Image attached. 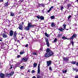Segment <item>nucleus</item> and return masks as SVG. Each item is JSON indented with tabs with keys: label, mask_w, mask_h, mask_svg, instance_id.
Segmentation results:
<instances>
[{
	"label": "nucleus",
	"mask_w": 78,
	"mask_h": 78,
	"mask_svg": "<svg viewBox=\"0 0 78 78\" xmlns=\"http://www.w3.org/2000/svg\"><path fill=\"white\" fill-rule=\"evenodd\" d=\"M36 17L38 19H40L41 20H44V17L43 16H40L38 15L36 16Z\"/></svg>",
	"instance_id": "1"
},
{
	"label": "nucleus",
	"mask_w": 78,
	"mask_h": 78,
	"mask_svg": "<svg viewBox=\"0 0 78 78\" xmlns=\"http://www.w3.org/2000/svg\"><path fill=\"white\" fill-rule=\"evenodd\" d=\"M37 66V64L36 63V62H34V67H36Z\"/></svg>",
	"instance_id": "20"
},
{
	"label": "nucleus",
	"mask_w": 78,
	"mask_h": 78,
	"mask_svg": "<svg viewBox=\"0 0 78 78\" xmlns=\"http://www.w3.org/2000/svg\"><path fill=\"white\" fill-rule=\"evenodd\" d=\"M23 66H21L20 67V69H23Z\"/></svg>",
	"instance_id": "42"
},
{
	"label": "nucleus",
	"mask_w": 78,
	"mask_h": 78,
	"mask_svg": "<svg viewBox=\"0 0 78 78\" xmlns=\"http://www.w3.org/2000/svg\"><path fill=\"white\" fill-rule=\"evenodd\" d=\"M22 39H23V38H24V37H22Z\"/></svg>",
	"instance_id": "63"
},
{
	"label": "nucleus",
	"mask_w": 78,
	"mask_h": 78,
	"mask_svg": "<svg viewBox=\"0 0 78 78\" xmlns=\"http://www.w3.org/2000/svg\"><path fill=\"white\" fill-rule=\"evenodd\" d=\"M23 23H23V22H22V25H23Z\"/></svg>",
	"instance_id": "59"
},
{
	"label": "nucleus",
	"mask_w": 78,
	"mask_h": 78,
	"mask_svg": "<svg viewBox=\"0 0 78 78\" xmlns=\"http://www.w3.org/2000/svg\"><path fill=\"white\" fill-rule=\"evenodd\" d=\"M75 78H78V76H76Z\"/></svg>",
	"instance_id": "55"
},
{
	"label": "nucleus",
	"mask_w": 78,
	"mask_h": 78,
	"mask_svg": "<svg viewBox=\"0 0 78 78\" xmlns=\"http://www.w3.org/2000/svg\"><path fill=\"white\" fill-rule=\"evenodd\" d=\"M45 39L46 41V45H47V47H50V44H49V41H48V39L46 37L45 38Z\"/></svg>",
	"instance_id": "3"
},
{
	"label": "nucleus",
	"mask_w": 78,
	"mask_h": 78,
	"mask_svg": "<svg viewBox=\"0 0 78 78\" xmlns=\"http://www.w3.org/2000/svg\"><path fill=\"white\" fill-rule=\"evenodd\" d=\"M76 68H73V70H74V71H75V70H76Z\"/></svg>",
	"instance_id": "45"
},
{
	"label": "nucleus",
	"mask_w": 78,
	"mask_h": 78,
	"mask_svg": "<svg viewBox=\"0 0 78 78\" xmlns=\"http://www.w3.org/2000/svg\"><path fill=\"white\" fill-rule=\"evenodd\" d=\"M63 9H64V7H63V6H61V7L60 10H61V11H62V10H63Z\"/></svg>",
	"instance_id": "29"
},
{
	"label": "nucleus",
	"mask_w": 78,
	"mask_h": 78,
	"mask_svg": "<svg viewBox=\"0 0 78 78\" xmlns=\"http://www.w3.org/2000/svg\"><path fill=\"white\" fill-rule=\"evenodd\" d=\"M49 56H53L54 55V53L52 52V51H51L49 53Z\"/></svg>",
	"instance_id": "12"
},
{
	"label": "nucleus",
	"mask_w": 78,
	"mask_h": 78,
	"mask_svg": "<svg viewBox=\"0 0 78 78\" xmlns=\"http://www.w3.org/2000/svg\"><path fill=\"white\" fill-rule=\"evenodd\" d=\"M76 2H77V3H78V0H76Z\"/></svg>",
	"instance_id": "58"
},
{
	"label": "nucleus",
	"mask_w": 78,
	"mask_h": 78,
	"mask_svg": "<svg viewBox=\"0 0 78 78\" xmlns=\"http://www.w3.org/2000/svg\"><path fill=\"white\" fill-rule=\"evenodd\" d=\"M51 60H50L49 61H48L47 62V66L48 67V66H50L51 64Z\"/></svg>",
	"instance_id": "8"
},
{
	"label": "nucleus",
	"mask_w": 78,
	"mask_h": 78,
	"mask_svg": "<svg viewBox=\"0 0 78 78\" xmlns=\"http://www.w3.org/2000/svg\"><path fill=\"white\" fill-rule=\"evenodd\" d=\"M8 5H9L8 2H7V3H5V6H8Z\"/></svg>",
	"instance_id": "23"
},
{
	"label": "nucleus",
	"mask_w": 78,
	"mask_h": 78,
	"mask_svg": "<svg viewBox=\"0 0 78 78\" xmlns=\"http://www.w3.org/2000/svg\"><path fill=\"white\" fill-rule=\"evenodd\" d=\"M62 39H64V40H65L67 39V37H66L64 36H63L62 37Z\"/></svg>",
	"instance_id": "28"
},
{
	"label": "nucleus",
	"mask_w": 78,
	"mask_h": 78,
	"mask_svg": "<svg viewBox=\"0 0 78 78\" xmlns=\"http://www.w3.org/2000/svg\"><path fill=\"white\" fill-rule=\"evenodd\" d=\"M72 64H76V62L75 61H72L71 62Z\"/></svg>",
	"instance_id": "30"
},
{
	"label": "nucleus",
	"mask_w": 78,
	"mask_h": 78,
	"mask_svg": "<svg viewBox=\"0 0 78 78\" xmlns=\"http://www.w3.org/2000/svg\"><path fill=\"white\" fill-rule=\"evenodd\" d=\"M27 72H28V73L30 72V70H28Z\"/></svg>",
	"instance_id": "60"
},
{
	"label": "nucleus",
	"mask_w": 78,
	"mask_h": 78,
	"mask_svg": "<svg viewBox=\"0 0 78 78\" xmlns=\"http://www.w3.org/2000/svg\"><path fill=\"white\" fill-rule=\"evenodd\" d=\"M51 51L50 50V49L49 48L47 49L46 50V52L47 53H50Z\"/></svg>",
	"instance_id": "16"
},
{
	"label": "nucleus",
	"mask_w": 78,
	"mask_h": 78,
	"mask_svg": "<svg viewBox=\"0 0 78 78\" xmlns=\"http://www.w3.org/2000/svg\"><path fill=\"white\" fill-rule=\"evenodd\" d=\"M18 28L19 29V30H23V26L22 25H20Z\"/></svg>",
	"instance_id": "13"
},
{
	"label": "nucleus",
	"mask_w": 78,
	"mask_h": 78,
	"mask_svg": "<svg viewBox=\"0 0 78 78\" xmlns=\"http://www.w3.org/2000/svg\"><path fill=\"white\" fill-rule=\"evenodd\" d=\"M74 25H75V26H76V24H75Z\"/></svg>",
	"instance_id": "64"
},
{
	"label": "nucleus",
	"mask_w": 78,
	"mask_h": 78,
	"mask_svg": "<svg viewBox=\"0 0 78 78\" xmlns=\"http://www.w3.org/2000/svg\"><path fill=\"white\" fill-rule=\"evenodd\" d=\"M55 16H51V19H54V18H55Z\"/></svg>",
	"instance_id": "26"
},
{
	"label": "nucleus",
	"mask_w": 78,
	"mask_h": 78,
	"mask_svg": "<svg viewBox=\"0 0 78 78\" xmlns=\"http://www.w3.org/2000/svg\"><path fill=\"white\" fill-rule=\"evenodd\" d=\"M33 54L34 55H37V52H33Z\"/></svg>",
	"instance_id": "32"
},
{
	"label": "nucleus",
	"mask_w": 78,
	"mask_h": 78,
	"mask_svg": "<svg viewBox=\"0 0 78 78\" xmlns=\"http://www.w3.org/2000/svg\"><path fill=\"white\" fill-rule=\"evenodd\" d=\"M0 76H1V78H4L5 76V74L0 73Z\"/></svg>",
	"instance_id": "10"
},
{
	"label": "nucleus",
	"mask_w": 78,
	"mask_h": 78,
	"mask_svg": "<svg viewBox=\"0 0 78 78\" xmlns=\"http://www.w3.org/2000/svg\"><path fill=\"white\" fill-rule=\"evenodd\" d=\"M16 35H17V33H16V31H15L13 34L14 37H16Z\"/></svg>",
	"instance_id": "19"
},
{
	"label": "nucleus",
	"mask_w": 78,
	"mask_h": 78,
	"mask_svg": "<svg viewBox=\"0 0 78 78\" xmlns=\"http://www.w3.org/2000/svg\"><path fill=\"white\" fill-rule=\"evenodd\" d=\"M72 6V5L70 4H68L67 5V6H68V8H69V7L70 6Z\"/></svg>",
	"instance_id": "34"
},
{
	"label": "nucleus",
	"mask_w": 78,
	"mask_h": 78,
	"mask_svg": "<svg viewBox=\"0 0 78 78\" xmlns=\"http://www.w3.org/2000/svg\"><path fill=\"white\" fill-rule=\"evenodd\" d=\"M28 58H24L22 59L21 60L23 62H27L28 61Z\"/></svg>",
	"instance_id": "7"
},
{
	"label": "nucleus",
	"mask_w": 78,
	"mask_h": 78,
	"mask_svg": "<svg viewBox=\"0 0 78 78\" xmlns=\"http://www.w3.org/2000/svg\"><path fill=\"white\" fill-rule=\"evenodd\" d=\"M76 36H77V35L75 34H73V36H72V37H73H73H74V38L76 37Z\"/></svg>",
	"instance_id": "22"
},
{
	"label": "nucleus",
	"mask_w": 78,
	"mask_h": 78,
	"mask_svg": "<svg viewBox=\"0 0 78 78\" xmlns=\"http://www.w3.org/2000/svg\"><path fill=\"white\" fill-rule=\"evenodd\" d=\"M49 70L50 71H51V70H52V69H51V66H50L49 68Z\"/></svg>",
	"instance_id": "38"
},
{
	"label": "nucleus",
	"mask_w": 78,
	"mask_h": 78,
	"mask_svg": "<svg viewBox=\"0 0 78 78\" xmlns=\"http://www.w3.org/2000/svg\"><path fill=\"white\" fill-rule=\"evenodd\" d=\"M10 69H12V66H11V65H10Z\"/></svg>",
	"instance_id": "49"
},
{
	"label": "nucleus",
	"mask_w": 78,
	"mask_h": 78,
	"mask_svg": "<svg viewBox=\"0 0 78 78\" xmlns=\"http://www.w3.org/2000/svg\"><path fill=\"white\" fill-rule=\"evenodd\" d=\"M62 58L63 59V64H64V61H69V59L67 57L65 58L64 57H63Z\"/></svg>",
	"instance_id": "5"
},
{
	"label": "nucleus",
	"mask_w": 78,
	"mask_h": 78,
	"mask_svg": "<svg viewBox=\"0 0 78 78\" xmlns=\"http://www.w3.org/2000/svg\"><path fill=\"white\" fill-rule=\"evenodd\" d=\"M42 6H43V7H44L45 5H44V4H42Z\"/></svg>",
	"instance_id": "52"
},
{
	"label": "nucleus",
	"mask_w": 78,
	"mask_h": 78,
	"mask_svg": "<svg viewBox=\"0 0 78 78\" xmlns=\"http://www.w3.org/2000/svg\"><path fill=\"white\" fill-rule=\"evenodd\" d=\"M30 28L27 26L24 28V30H26V31H28V30H30Z\"/></svg>",
	"instance_id": "15"
},
{
	"label": "nucleus",
	"mask_w": 78,
	"mask_h": 78,
	"mask_svg": "<svg viewBox=\"0 0 78 78\" xmlns=\"http://www.w3.org/2000/svg\"><path fill=\"white\" fill-rule=\"evenodd\" d=\"M76 72H78V69H76Z\"/></svg>",
	"instance_id": "61"
},
{
	"label": "nucleus",
	"mask_w": 78,
	"mask_h": 78,
	"mask_svg": "<svg viewBox=\"0 0 78 78\" xmlns=\"http://www.w3.org/2000/svg\"><path fill=\"white\" fill-rule=\"evenodd\" d=\"M53 6H51L50 9H53Z\"/></svg>",
	"instance_id": "50"
},
{
	"label": "nucleus",
	"mask_w": 78,
	"mask_h": 78,
	"mask_svg": "<svg viewBox=\"0 0 78 78\" xmlns=\"http://www.w3.org/2000/svg\"><path fill=\"white\" fill-rule=\"evenodd\" d=\"M55 23H52V24H51V26L52 27H55V25H54Z\"/></svg>",
	"instance_id": "24"
},
{
	"label": "nucleus",
	"mask_w": 78,
	"mask_h": 78,
	"mask_svg": "<svg viewBox=\"0 0 78 78\" xmlns=\"http://www.w3.org/2000/svg\"><path fill=\"white\" fill-rule=\"evenodd\" d=\"M62 36V34H59L58 35V37H61V36Z\"/></svg>",
	"instance_id": "25"
},
{
	"label": "nucleus",
	"mask_w": 78,
	"mask_h": 78,
	"mask_svg": "<svg viewBox=\"0 0 78 78\" xmlns=\"http://www.w3.org/2000/svg\"><path fill=\"white\" fill-rule=\"evenodd\" d=\"M58 30L59 31H62L63 30H64V29H63L61 27L60 28H58Z\"/></svg>",
	"instance_id": "17"
},
{
	"label": "nucleus",
	"mask_w": 78,
	"mask_h": 78,
	"mask_svg": "<svg viewBox=\"0 0 78 78\" xmlns=\"http://www.w3.org/2000/svg\"><path fill=\"white\" fill-rule=\"evenodd\" d=\"M20 55H22L24 53V52L23 51L20 52Z\"/></svg>",
	"instance_id": "36"
},
{
	"label": "nucleus",
	"mask_w": 78,
	"mask_h": 78,
	"mask_svg": "<svg viewBox=\"0 0 78 78\" xmlns=\"http://www.w3.org/2000/svg\"><path fill=\"white\" fill-rule=\"evenodd\" d=\"M51 10V9H50L49 10H48V11H47V12H50V11Z\"/></svg>",
	"instance_id": "41"
},
{
	"label": "nucleus",
	"mask_w": 78,
	"mask_h": 78,
	"mask_svg": "<svg viewBox=\"0 0 78 78\" xmlns=\"http://www.w3.org/2000/svg\"><path fill=\"white\" fill-rule=\"evenodd\" d=\"M25 47H28V44H26L25 46Z\"/></svg>",
	"instance_id": "43"
},
{
	"label": "nucleus",
	"mask_w": 78,
	"mask_h": 78,
	"mask_svg": "<svg viewBox=\"0 0 78 78\" xmlns=\"http://www.w3.org/2000/svg\"><path fill=\"white\" fill-rule=\"evenodd\" d=\"M2 67H2V66L0 65V68L1 69H2Z\"/></svg>",
	"instance_id": "48"
},
{
	"label": "nucleus",
	"mask_w": 78,
	"mask_h": 78,
	"mask_svg": "<svg viewBox=\"0 0 78 78\" xmlns=\"http://www.w3.org/2000/svg\"><path fill=\"white\" fill-rule=\"evenodd\" d=\"M27 26L29 27L30 28H33L34 27V25H32V24L30 23H29L28 24Z\"/></svg>",
	"instance_id": "4"
},
{
	"label": "nucleus",
	"mask_w": 78,
	"mask_h": 78,
	"mask_svg": "<svg viewBox=\"0 0 78 78\" xmlns=\"http://www.w3.org/2000/svg\"><path fill=\"white\" fill-rule=\"evenodd\" d=\"M45 36H46V37H48L49 36H50V35H49L47 33V32H46L45 33Z\"/></svg>",
	"instance_id": "18"
},
{
	"label": "nucleus",
	"mask_w": 78,
	"mask_h": 78,
	"mask_svg": "<svg viewBox=\"0 0 78 78\" xmlns=\"http://www.w3.org/2000/svg\"><path fill=\"white\" fill-rule=\"evenodd\" d=\"M70 18H71V16L70 15L68 17V19L69 20Z\"/></svg>",
	"instance_id": "37"
},
{
	"label": "nucleus",
	"mask_w": 78,
	"mask_h": 78,
	"mask_svg": "<svg viewBox=\"0 0 78 78\" xmlns=\"http://www.w3.org/2000/svg\"><path fill=\"white\" fill-rule=\"evenodd\" d=\"M41 12H42L43 14H44V12H45L44 11V10H41Z\"/></svg>",
	"instance_id": "44"
},
{
	"label": "nucleus",
	"mask_w": 78,
	"mask_h": 78,
	"mask_svg": "<svg viewBox=\"0 0 78 78\" xmlns=\"http://www.w3.org/2000/svg\"><path fill=\"white\" fill-rule=\"evenodd\" d=\"M23 0H20L21 2H23Z\"/></svg>",
	"instance_id": "54"
},
{
	"label": "nucleus",
	"mask_w": 78,
	"mask_h": 78,
	"mask_svg": "<svg viewBox=\"0 0 78 78\" xmlns=\"http://www.w3.org/2000/svg\"><path fill=\"white\" fill-rule=\"evenodd\" d=\"M3 0H0V2H3Z\"/></svg>",
	"instance_id": "51"
},
{
	"label": "nucleus",
	"mask_w": 78,
	"mask_h": 78,
	"mask_svg": "<svg viewBox=\"0 0 78 78\" xmlns=\"http://www.w3.org/2000/svg\"><path fill=\"white\" fill-rule=\"evenodd\" d=\"M71 43L72 45H73H73L74 44V43H73V41H71Z\"/></svg>",
	"instance_id": "31"
},
{
	"label": "nucleus",
	"mask_w": 78,
	"mask_h": 78,
	"mask_svg": "<svg viewBox=\"0 0 78 78\" xmlns=\"http://www.w3.org/2000/svg\"><path fill=\"white\" fill-rule=\"evenodd\" d=\"M10 16H14V13H13L12 12H10Z\"/></svg>",
	"instance_id": "21"
},
{
	"label": "nucleus",
	"mask_w": 78,
	"mask_h": 78,
	"mask_svg": "<svg viewBox=\"0 0 78 78\" xmlns=\"http://www.w3.org/2000/svg\"><path fill=\"white\" fill-rule=\"evenodd\" d=\"M37 78H41V76L39 75H37Z\"/></svg>",
	"instance_id": "33"
},
{
	"label": "nucleus",
	"mask_w": 78,
	"mask_h": 78,
	"mask_svg": "<svg viewBox=\"0 0 78 78\" xmlns=\"http://www.w3.org/2000/svg\"><path fill=\"white\" fill-rule=\"evenodd\" d=\"M17 42H20V41L18 40Z\"/></svg>",
	"instance_id": "62"
},
{
	"label": "nucleus",
	"mask_w": 78,
	"mask_h": 78,
	"mask_svg": "<svg viewBox=\"0 0 78 78\" xmlns=\"http://www.w3.org/2000/svg\"><path fill=\"white\" fill-rule=\"evenodd\" d=\"M0 41L1 42H2V39H0Z\"/></svg>",
	"instance_id": "56"
},
{
	"label": "nucleus",
	"mask_w": 78,
	"mask_h": 78,
	"mask_svg": "<svg viewBox=\"0 0 78 78\" xmlns=\"http://www.w3.org/2000/svg\"><path fill=\"white\" fill-rule=\"evenodd\" d=\"M17 58H20V55H18L17 56Z\"/></svg>",
	"instance_id": "47"
},
{
	"label": "nucleus",
	"mask_w": 78,
	"mask_h": 78,
	"mask_svg": "<svg viewBox=\"0 0 78 78\" xmlns=\"http://www.w3.org/2000/svg\"><path fill=\"white\" fill-rule=\"evenodd\" d=\"M41 73V71L40 70V63H39L38 66V70L37 71V74H39Z\"/></svg>",
	"instance_id": "6"
},
{
	"label": "nucleus",
	"mask_w": 78,
	"mask_h": 78,
	"mask_svg": "<svg viewBox=\"0 0 78 78\" xmlns=\"http://www.w3.org/2000/svg\"><path fill=\"white\" fill-rule=\"evenodd\" d=\"M69 39L70 40H73V37L72 36L71 37L69 38Z\"/></svg>",
	"instance_id": "40"
},
{
	"label": "nucleus",
	"mask_w": 78,
	"mask_h": 78,
	"mask_svg": "<svg viewBox=\"0 0 78 78\" xmlns=\"http://www.w3.org/2000/svg\"><path fill=\"white\" fill-rule=\"evenodd\" d=\"M31 73H34V70H33L32 71H31Z\"/></svg>",
	"instance_id": "46"
},
{
	"label": "nucleus",
	"mask_w": 78,
	"mask_h": 78,
	"mask_svg": "<svg viewBox=\"0 0 78 78\" xmlns=\"http://www.w3.org/2000/svg\"><path fill=\"white\" fill-rule=\"evenodd\" d=\"M57 41V39H56V38H55L54 40V43H55V42H56V41Z\"/></svg>",
	"instance_id": "35"
},
{
	"label": "nucleus",
	"mask_w": 78,
	"mask_h": 78,
	"mask_svg": "<svg viewBox=\"0 0 78 78\" xmlns=\"http://www.w3.org/2000/svg\"><path fill=\"white\" fill-rule=\"evenodd\" d=\"M67 72V70H65L64 71H63V73H66V72Z\"/></svg>",
	"instance_id": "39"
},
{
	"label": "nucleus",
	"mask_w": 78,
	"mask_h": 78,
	"mask_svg": "<svg viewBox=\"0 0 78 78\" xmlns=\"http://www.w3.org/2000/svg\"><path fill=\"white\" fill-rule=\"evenodd\" d=\"M76 65L78 66V62L76 63Z\"/></svg>",
	"instance_id": "53"
},
{
	"label": "nucleus",
	"mask_w": 78,
	"mask_h": 78,
	"mask_svg": "<svg viewBox=\"0 0 78 78\" xmlns=\"http://www.w3.org/2000/svg\"><path fill=\"white\" fill-rule=\"evenodd\" d=\"M32 78H36V77L34 76V77H32Z\"/></svg>",
	"instance_id": "57"
},
{
	"label": "nucleus",
	"mask_w": 78,
	"mask_h": 78,
	"mask_svg": "<svg viewBox=\"0 0 78 78\" xmlns=\"http://www.w3.org/2000/svg\"><path fill=\"white\" fill-rule=\"evenodd\" d=\"M2 36L3 37H4V38H6V37H8L7 36V35L5 33H3L2 34Z\"/></svg>",
	"instance_id": "14"
},
{
	"label": "nucleus",
	"mask_w": 78,
	"mask_h": 78,
	"mask_svg": "<svg viewBox=\"0 0 78 78\" xmlns=\"http://www.w3.org/2000/svg\"><path fill=\"white\" fill-rule=\"evenodd\" d=\"M14 34V31L12 30H11L9 32V35L10 36H13V34Z\"/></svg>",
	"instance_id": "9"
},
{
	"label": "nucleus",
	"mask_w": 78,
	"mask_h": 78,
	"mask_svg": "<svg viewBox=\"0 0 78 78\" xmlns=\"http://www.w3.org/2000/svg\"><path fill=\"white\" fill-rule=\"evenodd\" d=\"M14 72H12L10 73H7L6 74V76L7 77H11L13 75H14Z\"/></svg>",
	"instance_id": "2"
},
{
	"label": "nucleus",
	"mask_w": 78,
	"mask_h": 78,
	"mask_svg": "<svg viewBox=\"0 0 78 78\" xmlns=\"http://www.w3.org/2000/svg\"><path fill=\"white\" fill-rule=\"evenodd\" d=\"M63 26L64 27L63 28L64 30H65L66 29V24H64L63 25Z\"/></svg>",
	"instance_id": "27"
},
{
	"label": "nucleus",
	"mask_w": 78,
	"mask_h": 78,
	"mask_svg": "<svg viewBox=\"0 0 78 78\" xmlns=\"http://www.w3.org/2000/svg\"><path fill=\"white\" fill-rule=\"evenodd\" d=\"M44 57L45 58H48V57H50V55L49 53H47L44 55Z\"/></svg>",
	"instance_id": "11"
}]
</instances>
